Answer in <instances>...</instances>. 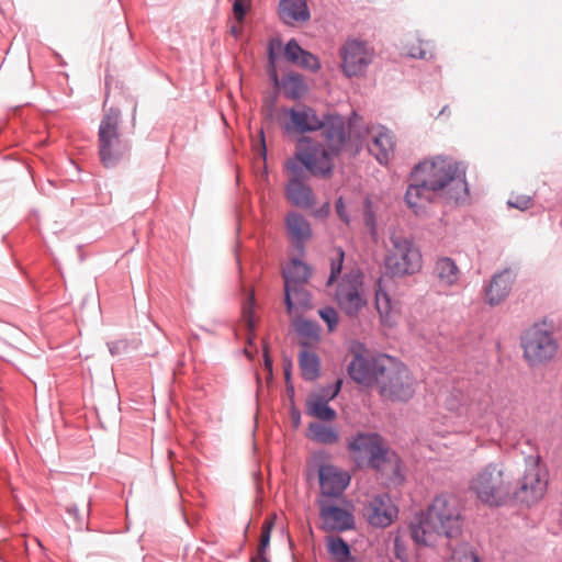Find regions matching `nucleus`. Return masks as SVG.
Masks as SVG:
<instances>
[{"label":"nucleus","mask_w":562,"mask_h":562,"mask_svg":"<svg viewBox=\"0 0 562 562\" xmlns=\"http://www.w3.org/2000/svg\"><path fill=\"white\" fill-rule=\"evenodd\" d=\"M413 176L424 181L446 199L456 203L465 201L469 188L465 180V167L450 157L436 156L425 159L413 169Z\"/></svg>","instance_id":"obj_1"},{"label":"nucleus","mask_w":562,"mask_h":562,"mask_svg":"<svg viewBox=\"0 0 562 562\" xmlns=\"http://www.w3.org/2000/svg\"><path fill=\"white\" fill-rule=\"evenodd\" d=\"M510 471L503 464L491 462L471 477L469 491L490 507H501L510 502Z\"/></svg>","instance_id":"obj_2"},{"label":"nucleus","mask_w":562,"mask_h":562,"mask_svg":"<svg viewBox=\"0 0 562 562\" xmlns=\"http://www.w3.org/2000/svg\"><path fill=\"white\" fill-rule=\"evenodd\" d=\"M445 407L451 414L456 430L469 432L473 427L485 426L490 403L487 400L471 398L461 390H453L447 395Z\"/></svg>","instance_id":"obj_3"},{"label":"nucleus","mask_w":562,"mask_h":562,"mask_svg":"<svg viewBox=\"0 0 562 562\" xmlns=\"http://www.w3.org/2000/svg\"><path fill=\"white\" fill-rule=\"evenodd\" d=\"M548 471L539 459L529 458L524 472L516 479H510V501L532 506L543 498L548 490Z\"/></svg>","instance_id":"obj_4"},{"label":"nucleus","mask_w":562,"mask_h":562,"mask_svg":"<svg viewBox=\"0 0 562 562\" xmlns=\"http://www.w3.org/2000/svg\"><path fill=\"white\" fill-rule=\"evenodd\" d=\"M386 364L382 367L383 373L378 380V392L384 401L407 402L415 393L416 381L409 373L407 367L391 357L385 360Z\"/></svg>","instance_id":"obj_5"},{"label":"nucleus","mask_w":562,"mask_h":562,"mask_svg":"<svg viewBox=\"0 0 562 562\" xmlns=\"http://www.w3.org/2000/svg\"><path fill=\"white\" fill-rule=\"evenodd\" d=\"M391 248L385 255V269L394 277L412 276L423 266L419 248L414 241L396 232L390 235Z\"/></svg>","instance_id":"obj_6"},{"label":"nucleus","mask_w":562,"mask_h":562,"mask_svg":"<svg viewBox=\"0 0 562 562\" xmlns=\"http://www.w3.org/2000/svg\"><path fill=\"white\" fill-rule=\"evenodd\" d=\"M121 113L110 109L101 120L99 126V153L105 167L115 166L127 153L128 145L119 134Z\"/></svg>","instance_id":"obj_7"},{"label":"nucleus","mask_w":562,"mask_h":562,"mask_svg":"<svg viewBox=\"0 0 562 562\" xmlns=\"http://www.w3.org/2000/svg\"><path fill=\"white\" fill-rule=\"evenodd\" d=\"M347 448L358 468L380 470L386 461L389 449L376 432H358L348 440Z\"/></svg>","instance_id":"obj_8"},{"label":"nucleus","mask_w":562,"mask_h":562,"mask_svg":"<svg viewBox=\"0 0 562 562\" xmlns=\"http://www.w3.org/2000/svg\"><path fill=\"white\" fill-rule=\"evenodd\" d=\"M521 348L528 364L536 367L553 359L558 351V342L550 330L533 325L524 333Z\"/></svg>","instance_id":"obj_9"},{"label":"nucleus","mask_w":562,"mask_h":562,"mask_svg":"<svg viewBox=\"0 0 562 562\" xmlns=\"http://www.w3.org/2000/svg\"><path fill=\"white\" fill-rule=\"evenodd\" d=\"M335 299L340 310L349 317H356L367 304L363 289V276L358 269H352L339 281Z\"/></svg>","instance_id":"obj_10"},{"label":"nucleus","mask_w":562,"mask_h":562,"mask_svg":"<svg viewBox=\"0 0 562 562\" xmlns=\"http://www.w3.org/2000/svg\"><path fill=\"white\" fill-rule=\"evenodd\" d=\"M427 513L447 538H453L460 533L462 516L456 496L450 494L438 495L429 505Z\"/></svg>","instance_id":"obj_11"},{"label":"nucleus","mask_w":562,"mask_h":562,"mask_svg":"<svg viewBox=\"0 0 562 562\" xmlns=\"http://www.w3.org/2000/svg\"><path fill=\"white\" fill-rule=\"evenodd\" d=\"M374 56V48L368 42L348 38L340 48L342 72L349 78L363 75Z\"/></svg>","instance_id":"obj_12"},{"label":"nucleus","mask_w":562,"mask_h":562,"mask_svg":"<svg viewBox=\"0 0 562 562\" xmlns=\"http://www.w3.org/2000/svg\"><path fill=\"white\" fill-rule=\"evenodd\" d=\"M336 155L310 137L303 136L299 139V157L306 170L315 177L328 178L331 176L333 157Z\"/></svg>","instance_id":"obj_13"},{"label":"nucleus","mask_w":562,"mask_h":562,"mask_svg":"<svg viewBox=\"0 0 562 562\" xmlns=\"http://www.w3.org/2000/svg\"><path fill=\"white\" fill-rule=\"evenodd\" d=\"M361 117L356 113L349 120V133L355 135L359 140H363L367 136L372 137L369 145V151L376 158L380 164H387L393 154L394 142L391 132L384 127H367L362 132H356V127L360 124Z\"/></svg>","instance_id":"obj_14"},{"label":"nucleus","mask_w":562,"mask_h":562,"mask_svg":"<svg viewBox=\"0 0 562 562\" xmlns=\"http://www.w3.org/2000/svg\"><path fill=\"white\" fill-rule=\"evenodd\" d=\"M390 356L379 355L376 357H364L356 355L348 364V373L350 378L358 384L371 387L378 385V380L383 373L382 367L386 364Z\"/></svg>","instance_id":"obj_15"},{"label":"nucleus","mask_w":562,"mask_h":562,"mask_svg":"<svg viewBox=\"0 0 562 562\" xmlns=\"http://www.w3.org/2000/svg\"><path fill=\"white\" fill-rule=\"evenodd\" d=\"M398 516V508L386 493L372 497L366 508V517L372 527L386 528L392 525Z\"/></svg>","instance_id":"obj_16"},{"label":"nucleus","mask_w":562,"mask_h":562,"mask_svg":"<svg viewBox=\"0 0 562 562\" xmlns=\"http://www.w3.org/2000/svg\"><path fill=\"white\" fill-rule=\"evenodd\" d=\"M318 505L324 529L345 531L355 528V517L349 509L336 506L326 498H319Z\"/></svg>","instance_id":"obj_17"},{"label":"nucleus","mask_w":562,"mask_h":562,"mask_svg":"<svg viewBox=\"0 0 562 562\" xmlns=\"http://www.w3.org/2000/svg\"><path fill=\"white\" fill-rule=\"evenodd\" d=\"M322 497L329 499L339 497L350 483L348 472L331 464L322 465L318 470Z\"/></svg>","instance_id":"obj_18"},{"label":"nucleus","mask_w":562,"mask_h":562,"mask_svg":"<svg viewBox=\"0 0 562 562\" xmlns=\"http://www.w3.org/2000/svg\"><path fill=\"white\" fill-rule=\"evenodd\" d=\"M290 122L284 125L288 133H310L319 131L323 126L322 119L316 111L307 105H300L285 110Z\"/></svg>","instance_id":"obj_19"},{"label":"nucleus","mask_w":562,"mask_h":562,"mask_svg":"<svg viewBox=\"0 0 562 562\" xmlns=\"http://www.w3.org/2000/svg\"><path fill=\"white\" fill-rule=\"evenodd\" d=\"M411 537L417 546L430 547L443 536L442 530L436 525V521L429 517V514H416L409 524Z\"/></svg>","instance_id":"obj_20"},{"label":"nucleus","mask_w":562,"mask_h":562,"mask_svg":"<svg viewBox=\"0 0 562 562\" xmlns=\"http://www.w3.org/2000/svg\"><path fill=\"white\" fill-rule=\"evenodd\" d=\"M322 123L323 126L321 130H323V135L328 147L327 149L338 155L346 142L344 117L337 114H328L322 119Z\"/></svg>","instance_id":"obj_21"},{"label":"nucleus","mask_w":562,"mask_h":562,"mask_svg":"<svg viewBox=\"0 0 562 562\" xmlns=\"http://www.w3.org/2000/svg\"><path fill=\"white\" fill-rule=\"evenodd\" d=\"M514 279L515 274L510 269H504L493 276L485 289L486 303L491 306L501 304L508 296Z\"/></svg>","instance_id":"obj_22"},{"label":"nucleus","mask_w":562,"mask_h":562,"mask_svg":"<svg viewBox=\"0 0 562 562\" xmlns=\"http://www.w3.org/2000/svg\"><path fill=\"white\" fill-rule=\"evenodd\" d=\"M412 176V183L408 186L405 200L407 205L414 210L416 214H419L423 209L431 202L432 194L438 193L435 190H430V188L417 179V177Z\"/></svg>","instance_id":"obj_23"},{"label":"nucleus","mask_w":562,"mask_h":562,"mask_svg":"<svg viewBox=\"0 0 562 562\" xmlns=\"http://www.w3.org/2000/svg\"><path fill=\"white\" fill-rule=\"evenodd\" d=\"M279 15L288 25L304 23L311 19L306 0H280Z\"/></svg>","instance_id":"obj_24"},{"label":"nucleus","mask_w":562,"mask_h":562,"mask_svg":"<svg viewBox=\"0 0 562 562\" xmlns=\"http://www.w3.org/2000/svg\"><path fill=\"white\" fill-rule=\"evenodd\" d=\"M288 233L295 244L296 249L302 252L303 244L312 235V229L308 221L296 212H291L285 218Z\"/></svg>","instance_id":"obj_25"},{"label":"nucleus","mask_w":562,"mask_h":562,"mask_svg":"<svg viewBox=\"0 0 562 562\" xmlns=\"http://www.w3.org/2000/svg\"><path fill=\"white\" fill-rule=\"evenodd\" d=\"M311 271L310 267L301 261L300 259H292L290 263L283 270V279H284V291H285V301L289 303L290 301V292L289 286L295 284H304L310 278Z\"/></svg>","instance_id":"obj_26"},{"label":"nucleus","mask_w":562,"mask_h":562,"mask_svg":"<svg viewBox=\"0 0 562 562\" xmlns=\"http://www.w3.org/2000/svg\"><path fill=\"white\" fill-rule=\"evenodd\" d=\"M285 192L286 198L299 207L310 209L315 204L312 189L300 179H290Z\"/></svg>","instance_id":"obj_27"},{"label":"nucleus","mask_w":562,"mask_h":562,"mask_svg":"<svg viewBox=\"0 0 562 562\" xmlns=\"http://www.w3.org/2000/svg\"><path fill=\"white\" fill-rule=\"evenodd\" d=\"M434 273L441 286H453L460 279V270L456 261L449 257L437 259Z\"/></svg>","instance_id":"obj_28"},{"label":"nucleus","mask_w":562,"mask_h":562,"mask_svg":"<svg viewBox=\"0 0 562 562\" xmlns=\"http://www.w3.org/2000/svg\"><path fill=\"white\" fill-rule=\"evenodd\" d=\"M375 307L380 315L381 322L387 326H393L395 323V307L390 295L383 290L381 279L376 283Z\"/></svg>","instance_id":"obj_29"},{"label":"nucleus","mask_w":562,"mask_h":562,"mask_svg":"<svg viewBox=\"0 0 562 562\" xmlns=\"http://www.w3.org/2000/svg\"><path fill=\"white\" fill-rule=\"evenodd\" d=\"M299 364L304 380L314 381L318 378L321 360L314 351L302 349L299 353Z\"/></svg>","instance_id":"obj_30"},{"label":"nucleus","mask_w":562,"mask_h":562,"mask_svg":"<svg viewBox=\"0 0 562 562\" xmlns=\"http://www.w3.org/2000/svg\"><path fill=\"white\" fill-rule=\"evenodd\" d=\"M295 330L300 336L302 349H308L319 341V327L316 323L307 319H297Z\"/></svg>","instance_id":"obj_31"},{"label":"nucleus","mask_w":562,"mask_h":562,"mask_svg":"<svg viewBox=\"0 0 562 562\" xmlns=\"http://www.w3.org/2000/svg\"><path fill=\"white\" fill-rule=\"evenodd\" d=\"M283 93L288 99L299 100L303 98L308 88L304 78L299 74H291L282 79Z\"/></svg>","instance_id":"obj_32"},{"label":"nucleus","mask_w":562,"mask_h":562,"mask_svg":"<svg viewBox=\"0 0 562 562\" xmlns=\"http://www.w3.org/2000/svg\"><path fill=\"white\" fill-rule=\"evenodd\" d=\"M291 291L289 303L284 300L288 314L292 315L299 310H306L311 306L310 293L303 288V284L289 286Z\"/></svg>","instance_id":"obj_33"},{"label":"nucleus","mask_w":562,"mask_h":562,"mask_svg":"<svg viewBox=\"0 0 562 562\" xmlns=\"http://www.w3.org/2000/svg\"><path fill=\"white\" fill-rule=\"evenodd\" d=\"M329 402L321 400L314 395L307 401V412L310 415L325 422H331L336 418V412L328 405Z\"/></svg>","instance_id":"obj_34"},{"label":"nucleus","mask_w":562,"mask_h":562,"mask_svg":"<svg viewBox=\"0 0 562 562\" xmlns=\"http://www.w3.org/2000/svg\"><path fill=\"white\" fill-rule=\"evenodd\" d=\"M310 432L312 440L323 445H333L339 439V434L335 428L319 423H312L310 425Z\"/></svg>","instance_id":"obj_35"},{"label":"nucleus","mask_w":562,"mask_h":562,"mask_svg":"<svg viewBox=\"0 0 562 562\" xmlns=\"http://www.w3.org/2000/svg\"><path fill=\"white\" fill-rule=\"evenodd\" d=\"M328 552L336 559H348L350 555V549L348 543L339 537L328 538L327 542Z\"/></svg>","instance_id":"obj_36"},{"label":"nucleus","mask_w":562,"mask_h":562,"mask_svg":"<svg viewBox=\"0 0 562 562\" xmlns=\"http://www.w3.org/2000/svg\"><path fill=\"white\" fill-rule=\"evenodd\" d=\"M450 562H481L477 555L472 551L471 547L467 543L457 546L451 553Z\"/></svg>","instance_id":"obj_37"},{"label":"nucleus","mask_w":562,"mask_h":562,"mask_svg":"<svg viewBox=\"0 0 562 562\" xmlns=\"http://www.w3.org/2000/svg\"><path fill=\"white\" fill-rule=\"evenodd\" d=\"M285 168L291 173V179H300L303 181L305 178V171L307 170L299 157V147L296 148L294 157L286 161Z\"/></svg>","instance_id":"obj_38"},{"label":"nucleus","mask_w":562,"mask_h":562,"mask_svg":"<svg viewBox=\"0 0 562 562\" xmlns=\"http://www.w3.org/2000/svg\"><path fill=\"white\" fill-rule=\"evenodd\" d=\"M274 525V517H271L269 519H266L262 528H261V535H260V542L259 547L257 549L256 554H263L267 555V549L270 544V538H271V531L273 529Z\"/></svg>","instance_id":"obj_39"},{"label":"nucleus","mask_w":562,"mask_h":562,"mask_svg":"<svg viewBox=\"0 0 562 562\" xmlns=\"http://www.w3.org/2000/svg\"><path fill=\"white\" fill-rule=\"evenodd\" d=\"M254 300H255L254 295L251 294L248 297V302L243 307V318H244L245 325H246L247 330H248V341H249V344H251L252 339L255 338V336H254L255 319H254V311H252Z\"/></svg>","instance_id":"obj_40"},{"label":"nucleus","mask_w":562,"mask_h":562,"mask_svg":"<svg viewBox=\"0 0 562 562\" xmlns=\"http://www.w3.org/2000/svg\"><path fill=\"white\" fill-rule=\"evenodd\" d=\"M393 553H394V557L402 562H407L409 559L407 546H406L405 540L403 539L401 530H397L394 533Z\"/></svg>","instance_id":"obj_41"},{"label":"nucleus","mask_w":562,"mask_h":562,"mask_svg":"<svg viewBox=\"0 0 562 562\" xmlns=\"http://www.w3.org/2000/svg\"><path fill=\"white\" fill-rule=\"evenodd\" d=\"M406 54L413 58L427 59L431 57L429 43L419 42L417 46L407 48Z\"/></svg>","instance_id":"obj_42"},{"label":"nucleus","mask_w":562,"mask_h":562,"mask_svg":"<svg viewBox=\"0 0 562 562\" xmlns=\"http://www.w3.org/2000/svg\"><path fill=\"white\" fill-rule=\"evenodd\" d=\"M303 52L304 49L301 48L295 40H290L284 47L285 58L293 64L299 61Z\"/></svg>","instance_id":"obj_43"},{"label":"nucleus","mask_w":562,"mask_h":562,"mask_svg":"<svg viewBox=\"0 0 562 562\" xmlns=\"http://www.w3.org/2000/svg\"><path fill=\"white\" fill-rule=\"evenodd\" d=\"M341 384H342V381L341 380H337L335 384L329 385L327 387H323L322 390H319V392H317V393H315L313 395L318 397V398H321V400H326V402H330L340 392Z\"/></svg>","instance_id":"obj_44"},{"label":"nucleus","mask_w":562,"mask_h":562,"mask_svg":"<svg viewBox=\"0 0 562 562\" xmlns=\"http://www.w3.org/2000/svg\"><path fill=\"white\" fill-rule=\"evenodd\" d=\"M321 318L327 324L328 329L333 331L338 324V314L335 308L327 306L318 311Z\"/></svg>","instance_id":"obj_45"},{"label":"nucleus","mask_w":562,"mask_h":562,"mask_svg":"<svg viewBox=\"0 0 562 562\" xmlns=\"http://www.w3.org/2000/svg\"><path fill=\"white\" fill-rule=\"evenodd\" d=\"M296 64L312 71H317L321 67L318 58L306 50L303 52Z\"/></svg>","instance_id":"obj_46"},{"label":"nucleus","mask_w":562,"mask_h":562,"mask_svg":"<svg viewBox=\"0 0 562 562\" xmlns=\"http://www.w3.org/2000/svg\"><path fill=\"white\" fill-rule=\"evenodd\" d=\"M344 262V251L341 249L337 250L336 257L331 259V268L330 276L327 281V285H330L336 278L340 274Z\"/></svg>","instance_id":"obj_47"},{"label":"nucleus","mask_w":562,"mask_h":562,"mask_svg":"<svg viewBox=\"0 0 562 562\" xmlns=\"http://www.w3.org/2000/svg\"><path fill=\"white\" fill-rule=\"evenodd\" d=\"M363 220H364L367 227H369L371 235H375V233H376L375 215L371 209V203L369 200H367L364 203Z\"/></svg>","instance_id":"obj_48"},{"label":"nucleus","mask_w":562,"mask_h":562,"mask_svg":"<svg viewBox=\"0 0 562 562\" xmlns=\"http://www.w3.org/2000/svg\"><path fill=\"white\" fill-rule=\"evenodd\" d=\"M507 204L510 207L525 211L531 206V198L529 195H516L508 200Z\"/></svg>","instance_id":"obj_49"},{"label":"nucleus","mask_w":562,"mask_h":562,"mask_svg":"<svg viewBox=\"0 0 562 562\" xmlns=\"http://www.w3.org/2000/svg\"><path fill=\"white\" fill-rule=\"evenodd\" d=\"M248 3V0H235L233 4V12L239 22L244 21V16L246 14V5Z\"/></svg>","instance_id":"obj_50"},{"label":"nucleus","mask_w":562,"mask_h":562,"mask_svg":"<svg viewBox=\"0 0 562 562\" xmlns=\"http://www.w3.org/2000/svg\"><path fill=\"white\" fill-rule=\"evenodd\" d=\"M336 212L338 214V216L345 222V223H349L350 218H349V215L347 213V210H346V205L344 203V200L342 198H338L337 201H336Z\"/></svg>","instance_id":"obj_51"},{"label":"nucleus","mask_w":562,"mask_h":562,"mask_svg":"<svg viewBox=\"0 0 562 562\" xmlns=\"http://www.w3.org/2000/svg\"><path fill=\"white\" fill-rule=\"evenodd\" d=\"M250 562H270L267 555L263 554H255L251 558Z\"/></svg>","instance_id":"obj_52"},{"label":"nucleus","mask_w":562,"mask_h":562,"mask_svg":"<svg viewBox=\"0 0 562 562\" xmlns=\"http://www.w3.org/2000/svg\"><path fill=\"white\" fill-rule=\"evenodd\" d=\"M265 367L271 372L272 371V361L271 359L265 353Z\"/></svg>","instance_id":"obj_53"},{"label":"nucleus","mask_w":562,"mask_h":562,"mask_svg":"<svg viewBox=\"0 0 562 562\" xmlns=\"http://www.w3.org/2000/svg\"><path fill=\"white\" fill-rule=\"evenodd\" d=\"M109 350L112 355H115L117 352V344L115 342H109L108 344Z\"/></svg>","instance_id":"obj_54"},{"label":"nucleus","mask_w":562,"mask_h":562,"mask_svg":"<svg viewBox=\"0 0 562 562\" xmlns=\"http://www.w3.org/2000/svg\"><path fill=\"white\" fill-rule=\"evenodd\" d=\"M67 512L70 514V515H74L75 517L78 516V508L76 506H70L67 508Z\"/></svg>","instance_id":"obj_55"},{"label":"nucleus","mask_w":562,"mask_h":562,"mask_svg":"<svg viewBox=\"0 0 562 562\" xmlns=\"http://www.w3.org/2000/svg\"><path fill=\"white\" fill-rule=\"evenodd\" d=\"M269 58H270V60L273 63V60H274V54H273L272 46H270Z\"/></svg>","instance_id":"obj_56"},{"label":"nucleus","mask_w":562,"mask_h":562,"mask_svg":"<svg viewBox=\"0 0 562 562\" xmlns=\"http://www.w3.org/2000/svg\"><path fill=\"white\" fill-rule=\"evenodd\" d=\"M267 116L271 117L272 116V104L269 105L268 110H267Z\"/></svg>","instance_id":"obj_57"},{"label":"nucleus","mask_w":562,"mask_h":562,"mask_svg":"<svg viewBox=\"0 0 562 562\" xmlns=\"http://www.w3.org/2000/svg\"><path fill=\"white\" fill-rule=\"evenodd\" d=\"M237 32H238V31H237V29H236L235 26H233V27H232V33H233L234 35H237Z\"/></svg>","instance_id":"obj_58"},{"label":"nucleus","mask_w":562,"mask_h":562,"mask_svg":"<svg viewBox=\"0 0 562 562\" xmlns=\"http://www.w3.org/2000/svg\"><path fill=\"white\" fill-rule=\"evenodd\" d=\"M261 144H262V149H263V153L266 151V147H265V139L263 137L261 138Z\"/></svg>","instance_id":"obj_59"},{"label":"nucleus","mask_w":562,"mask_h":562,"mask_svg":"<svg viewBox=\"0 0 562 562\" xmlns=\"http://www.w3.org/2000/svg\"><path fill=\"white\" fill-rule=\"evenodd\" d=\"M443 113H447V106H445V108L440 111V114H443Z\"/></svg>","instance_id":"obj_60"}]
</instances>
